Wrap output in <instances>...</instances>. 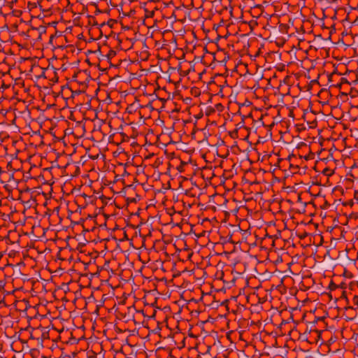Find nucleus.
Returning <instances> with one entry per match:
<instances>
[{
  "mask_svg": "<svg viewBox=\"0 0 358 358\" xmlns=\"http://www.w3.org/2000/svg\"><path fill=\"white\" fill-rule=\"evenodd\" d=\"M41 77H43V78H45V71H43L42 75H41Z\"/></svg>",
  "mask_w": 358,
  "mask_h": 358,
  "instance_id": "nucleus-30",
  "label": "nucleus"
},
{
  "mask_svg": "<svg viewBox=\"0 0 358 358\" xmlns=\"http://www.w3.org/2000/svg\"><path fill=\"white\" fill-rule=\"evenodd\" d=\"M72 93H73V94H77L78 95V94H80V90L75 91V92H72Z\"/></svg>",
  "mask_w": 358,
  "mask_h": 358,
  "instance_id": "nucleus-23",
  "label": "nucleus"
},
{
  "mask_svg": "<svg viewBox=\"0 0 358 358\" xmlns=\"http://www.w3.org/2000/svg\"><path fill=\"white\" fill-rule=\"evenodd\" d=\"M341 297L345 298V300H346L347 303H349V300H348V299L347 298V296H346V295H345V291H344V292H343V294H342V296H341Z\"/></svg>",
  "mask_w": 358,
  "mask_h": 358,
  "instance_id": "nucleus-16",
  "label": "nucleus"
},
{
  "mask_svg": "<svg viewBox=\"0 0 358 358\" xmlns=\"http://www.w3.org/2000/svg\"><path fill=\"white\" fill-rule=\"evenodd\" d=\"M352 24L358 25V17L353 21Z\"/></svg>",
  "mask_w": 358,
  "mask_h": 358,
  "instance_id": "nucleus-22",
  "label": "nucleus"
},
{
  "mask_svg": "<svg viewBox=\"0 0 358 358\" xmlns=\"http://www.w3.org/2000/svg\"><path fill=\"white\" fill-rule=\"evenodd\" d=\"M4 283L2 280H0V290L3 288Z\"/></svg>",
  "mask_w": 358,
  "mask_h": 358,
  "instance_id": "nucleus-21",
  "label": "nucleus"
},
{
  "mask_svg": "<svg viewBox=\"0 0 358 358\" xmlns=\"http://www.w3.org/2000/svg\"><path fill=\"white\" fill-rule=\"evenodd\" d=\"M135 13H136L135 10H131L129 12V13H128V14H125V13H124L123 15H127V16L130 17V16H131V15H134V14H135Z\"/></svg>",
  "mask_w": 358,
  "mask_h": 358,
  "instance_id": "nucleus-11",
  "label": "nucleus"
},
{
  "mask_svg": "<svg viewBox=\"0 0 358 358\" xmlns=\"http://www.w3.org/2000/svg\"><path fill=\"white\" fill-rule=\"evenodd\" d=\"M168 358H174V357H173L172 355H169V356L168 357Z\"/></svg>",
  "mask_w": 358,
  "mask_h": 358,
  "instance_id": "nucleus-34",
  "label": "nucleus"
},
{
  "mask_svg": "<svg viewBox=\"0 0 358 358\" xmlns=\"http://www.w3.org/2000/svg\"><path fill=\"white\" fill-rule=\"evenodd\" d=\"M46 27L45 26H40L38 28H37V30L40 31L38 38H41L42 34H45L46 32Z\"/></svg>",
  "mask_w": 358,
  "mask_h": 358,
  "instance_id": "nucleus-4",
  "label": "nucleus"
},
{
  "mask_svg": "<svg viewBox=\"0 0 358 358\" xmlns=\"http://www.w3.org/2000/svg\"><path fill=\"white\" fill-rule=\"evenodd\" d=\"M334 73H335V72H334V73H331V74L328 76V80H329V82H331V80H331V78H332V76H333V75H334Z\"/></svg>",
  "mask_w": 358,
  "mask_h": 358,
  "instance_id": "nucleus-19",
  "label": "nucleus"
},
{
  "mask_svg": "<svg viewBox=\"0 0 358 358\" xmlns=\"http://www.w3.org/2000/svg\"><path fill=\"white\" fill-rule=\"evenodd\" d=\"M3 172V171L2 169H1V167L0 166V176L1 175V173H2Z\"/></svg>",
  "mask_w": 358,
  "mask_h": 358,
  "instance_id": "nucleus-31",
  "label": "nucleus"
},
{
  "mask_svg": "<svg viewBox=\"0 0 358 358\" xmlns=\"http://www.w3.org/2000/svg\"><path fill=\"white\" fill-rule=\"evenodd\" d=\"M322 319H323V317H318L317 318L318 320H322Z\"/></svg>",
  "mask_w": 358,
  "mask_h": 358,
  "instance_id": "nucleus-37",
  "label": "nucleus"
},
{
  "mask_svg": "<svg viewBox=\"0 0 358 358\" xmlns=\"http://www.w3.org/2000/svg\"><path fill=\"white\" fill-rule=\"evenodd\" d=\"M312 83H317V80H313L311 81Z\"/></svg>",
  "mask_w": 358,
  "mask_h": 358,
  "instance_id": "nucleus-36",
  "label": "nucleus"
},
{
  "mask_svg": "<svg viewBox=\"0 0 358 358\" xmlns=\"http://www.w3.org/2000/svg\"><path fill=\"white\" fill-rule=\"evenodd\" d=\"M350 181L352 182V178H350Z\"/></svg>",
  "mask_w": 358,
  "mask_h": 358,
  "instance_id": "nucleus-42",
  "label": "nucleus"
},
{
  "mask_svg": "<svg viewBox=\"0 0 358 358\" xmlns=\"http://www.w3.org/2000/svg\"><path fill=\"white\" fill-rule=\"evenodd\" d=\"M57 24V22H54L52 23V25H54V24Z\"/></svg>",
  "mask_w": 358,
  "mask_h": 358,
  "instance_id": "nucleus-38",
  "label": "nucleus"
},
{
  "mask_svg": "<svg viewBox=\"0 0 358 358\" xmlns=\"http://www.w3.org/2000/svg\"><path fill=\"white\" fill-rule=\"evenodd\" d=\"M61 34H57V31H56L55 34V35H51L50 37V41H49V43H52V40L54 38H56L57 36H60Z\"/></svg>",
  "mask_w": 358,
  "mask_h": 358,
  "instance_id": "nucleus-8",
  "label": "nucleus"
},
{
  "mask_svg": "<svg viewBox=\"0 0 358 358\" xmlns=\"http://www.w3.org/2000/svg\"><path fill=\"white\" fill-rule=\"evenodd\" d=\"M329 203L327 201H325L323 208H326L327 206H329Z\"/></svg>",
  "mask_w": 358,
  "mask_h": 358,
  "instance_id": "nucleus-25",
  "label": "nucleus"
},
{
  "mask_svg": "<svg viewBox=\"0 0 358 358\" xmlns=\"http://www.w3.org/2000/svg\"><path fill=\"white\" fill-rule=\"evenodd\" d=\"M116 22H117V20H113V19H110V20L107 22V24H108L110 27H113V24H114V23H116Z\"/></svg>",
  "mask_w": 358,
  "mask_h": 358,
  "instance_id": "nucleus-7",
  "label": "nucleus"
},
{
  "mask_svg": "<svg viewBox=\"0 0 358 358\" xmlns=\"http://www.w3.org/2000/svg\"><path fill=\"white\" fill-rule=\"evenodd\" d=\"M76 77H77V74H75V75L73 76V78H76Z\"/></svg>",
  "mask_w": 358,
  "mask_h": 358,
  "instance_id": "nucleus-39",
  "label": "nucleus"
},
{
  "mask_svg": "<svg viewBox=\"0 0 358 358\" xmlns=\"http://www.w3.org/2000/svg\"><path fill=\"white\" fill-rule=\"evenodd\" d=\"M357 258H358V251H357Z\"/></svg>",
  "mask_w": 358,
  "mask_h": 358,
  "instance_id": "nucleus-44",
  "label": "nucleus"
},
{
  "mask_svg": "<svg viewBox=\"0 0 358 358\" xmlns=\"http://www.w3.org/2000/svg\"><path fill=\"white\" fill-rule=\"evenodd\" d=\"M89 218H92L93 217L90 215H88Z\"/></svg>",
  "mask_w": 358,
  "mask_h": 358,
  "instance_id": "nucleus-40",
  "label": "nucleus"
},
{
  "mask_svg": "<svg viewBox=\"0 0 358 358\" xmlns=\"http://www.w3.org/2000/svg\"><path fill=\"white\" fill-rule=\"evenodd\" d=\"M61 69L62 70V71H65L67 69V66L65 64H63L61 66Z\"/></svg>",
  "mask_w": 358,
  "mask_h": 358,
  "instance_id": "nucleus-20",
  "label": "nucleus"
},
{
  "mask_svg": "<svg viewBox=\"0 0 358 358\" xmlns=\"http://www.w3.org/2000/svg\"><path fill=\"white\" fill-rule=\"evenodd\" d=\"M353 302H354L355 305L358 306V296H357V295L354 296Z\"/></svg>",
  "mask_w": 358,
  "mask_h": 358,
  "instance_id": "nucleus-12",
  "label": "nucleus"
},
{
  "mask_svg": "<svg viewBox=\"0 0 358 358\" xmlns=\"http://www.w3.org/2000/svg\"><path fill=\"white\" fill-rule=\"evenodd\" d=\"M2 257H3V253L0 252V260L1 259Z\"/></svg>",
  "mask_w": 358,
  "mask_h": 358,
  "instance_id": "nucleus-33",
  "label": "nucleus"
},
{
  "mask_svg": "<svg viewBox=\"0 0 358 358\" xmlns=\"http://www.w3.org/2000/svg\"><path fill=\"white\" fill-rule=\"evenodd\" d=\"M349 309H353V308L352 306H347L345 308V310H349Z\"/></svg>",
  "mask_w": 358,
  "mask_h": 358,
  "instance_id": "nucleus-27",
  "label": "nucleus"
},
{
  "mask_svg": "<svg viewBox=\"0 0 358 358\" xmlns=\"http://www.w3.org/2000/svg\"><path fill=\"white\" fill-rule=\"evenodd\" d=\"M338 288V285L334 282L333 280H331L329 285V289L331 290V291H333V290H335Z\"/></svg>",
  "mask_w": 358,
  "mask_h": 358,
  "instance_id": "nucleus-5",
  "label": "nucleus"
},
{
  "mask_svg": "<svg viewBox=\"0 0 358 358\" xmlns=\"http://www.w3.org/2000/svg\"><path fill=\"white\" fill-rule=\"evenodd\" d=\"M352 83H353L354 84H357V83H358V78H357V79H356L355 80H354Z\"/></svg>",
  "mask_w": 358,
  "mask_h": 358,
  "instance_id": "nucleus-29",
  "label": "nucleus"
},
{
  "mask_svg": "<svg viewBox=\"0 0 358 358\" xmlns=\"http://www.w3.org/2000/svg\"><path fill=\"white\" fill-rule=\"evenodd\" d=\"M3 188H4L6 191H8V192H10L12 191V189H11L10 187L8 185H5L3 186Z\"/></svg>",
  "mask_w": 358,
  "mask_h": 358,
  "instance_id": "nucleus-15",
  "label": "nucleus"
},
{
  "mask_svg": "<svg viewBox=\"0 0 358 358\" xmlns=\"http://www.w3.org/2000/svg\"><path fill=\"white\" fill-rule=\"evenodd\" d=\"M345 21H349L350 20V18H349V13H348L345 19Z\"/></svg>",
  "mask_w": 358,
  "mask_h": 358,
  "instance_id": "nucleus-26",
  "label": "nucleus"
},
{
  "mask_svg": "<svg viewBox=\"0 0 358 358\" xmlns=\"http://www.w3.org/2000/svg\"><path fill=\"white\" fill-rule=\"evenodd\" d=\"M308 236V233L307 232H304L303 234H300L299 235V238L301 239V240H303L304 239L306 236Z\"/></svg>",
  "mask_w": 358,
  "mask_h": 358,
  "instance_id": "nucleus-10",
  "label": "nucleus"
},
{
  "mask_svg": "<svg viewBox=\"0 0 358 358\" xmlns=\"http://www.w3.org/2000/svg\"><path fill=\"white\" fill-rule=\"evenodd\" d=\"M322 174L327 176H331L334 173V171L329 169V167H326L322 171Z\"/></svg>",
  "mask_w": 358,
  "mask_h": 358,
  "instance_id": "nucleus-1",
  "label": "nucleus"
},
{
  "mask_svg": "<svg viewBox=\"0 0 358 358\" xmlns=\"http://www.w3.org/2000/svg\"><path fill=\"white\" fill-rule=\"evenodd\" d=\"M343 206H352L354 205V202L352 200H350L348 202H343L342 203Z\"/></svg>",
  "mask_w": 358,
  "mask_h": 358,
  "instance_id": "nucleus-9",
  "label": "nucleus"
},
{
  "mask_svg": "<svg viewBox=\"0 0 358 358\" xmlns=\"http://www.w3.org/2000/svg\"><path fill=\"white\" fill-rule=\"evenodd\" d=\"M348 94L345 92H341V96H347Z\"/></svg>",
  "mask_w": 358,
  "mask_h": 358,
  "instance_id": "nucleus-24",
  "label": "nucleus"
},
{
  "mask_svg": "<svg viewBox=\"0 0 358 358\" xmlns=\"http://www.w3.org/2000/svg\"><path fill=\"white\" fill-rule=\"evenodd\" d=\"M348 176H351V177H354V176H353V175H352V173H348Z\"/></svg>",
  "mask_w": 358,
  "mask_h": 358,
  "instance_id": "nucleus-32",
  "label": "nucleus"
},
{
  "mask_svg": "<svg viewBox=\"0 0 358 358\" xmlns=\"http://www.w3.org/2000/svg\"><path fill=\"white\" fill-rule=\"evenodd\" d=\"M350 181L352 182V178H350Z\"/></svg>",
  "mask_w": 358,
  "mask_h": 358,
  "instance_id": "nucleus-41",
  "label": "nucleus"
},
{
  "mask_svg": "<svg viewBox=\"0 0 358 358\" xmlns=\"http://www.w3.org/2000/svg\"><path fill=\"white\" fill-rule=\"evenodd\" d=\"M147 4H148V3H146V2L141 3V8L145 10V8H146Z\"/></svg>",
  "mask_w": 358,
  "mask_h": 358,
  "instance_id": "nucleus-18",
  "label": "nucleus"
},
{
  "mask_svg": "<svg viewBox=\"0 0 358 358\" xmlns=\"http://www.w3.org/2000/svg\"><path fill=\"white\" fill-rule=\"evenodd\" d=\"M149 1L152 2V1H153V0H149Z\"/></svg>",
  "mask_w": 358,
  "mask_h": 358,
  "instance_id": "nucleus-43",
  "label": "nucleus"
},
{
  "mask_svg": "<svg viewBox=\"0 0 358 358\" xmlns=\"http://www.w3.org/2000/svg\"><path fill=\"white\" fill-rule=\"evenodd\" d=\"M341 83L342 84H343V83L350 84L345 78H341Z\"/></svg>",
  "mask_w": 358,
  "mask_h": 358,
  "instance_id": "nucleus-14",
  "label": "nucleus"
},
{
  "mask_svg": "<svg viewBox=\"0 0 358 358\" xmlns=\"http://www.w3.org/2000/svg\"><path fill=\"white\" fill-rule=\"evenodd\" d=\"M145 17H153L155 15L154 10H149L148 8H145Z\"/></svg>",
  "mask_w": 358,
  "mask_h": 358,
  "instance_id": "nucleus-2",
  "label": "nucleus"
},
{
  "mask_svg": "<svg viewBox=\"0 0 358 358\" xmlns=\"http://www.w3.org/2000/svg\"><path fill=\"white\" fill-rule=\"evenodd\" d=\"M115 55H116V52L113 50H110L108 51V54L106 55V57L108 58V59H111Z\"/></svg>",
  "mask_w": 358,
  "mask_h": 358,
  "instance_id": "nucleus-3",
  "label": "nucleus"
},
{
  "mask_svg": "<svg viewBox=\"0 0 358 358\" xmlns=\"http://www.w3.org/2000/svg\"><path fill=\"white\" fill-rule=\"evenodd\" d=\"M52 69L54 70V73H55V77L54 78H52V81L54 82H58V76L57 75V69H55L54 66H52Z\"/></svg>",
  "mask_w": 358,
  "mask_h": 358,
  "instance_id": "nucleus-6",
  "label": "nucleus"
},
{
  "mask_svg": "<svg viewBox=\"0 0 358 358\" xmlns=\"http://www.w3.org/2000/svg\"><path fill=\"white\" fill-rule=\"evenodd\" d=\"M349 218H355V219H357L358 218V214H356V213H351L350 215H349Z\"/></svg>",
  "mask_w": 358,
  "mask_h": 358,
  "instance_id": "nucleus-13",
  "label": "nucleus"
},
{
  "mask_svg": "<svg viewBox=\"0 0 358 358\" xmlns=\"http://www.w3.org/2000/svg\"><path fill=\"white\" fill-rule=\"evenodd\" d=\"M354 199L358 200V190H355L354 192Z\"/></svg>",
  "mask_w": 358,
  "mask_h": 358,
  "instance_id": "nucleus-17",
  "label": "nucleus"
},
{
  "mask_svg": "<svg viewBox=\"0 0 358 358\" xmlns=\"http://www.w3.org/2000/svg\"><path fill=\"white\" fill-rule=\"evenodd\" d=\"M341 85H342V83H339V84H337V85H336V87H338V88H341Z\"/></svg>",
  "mask_w": 358,
  "mask_h": 358,
  "instance_id": "nucleus-28",
  "label": "nucleus"
},
{
  "mask_svg": "<svg viewBox=\"0 0 358 358\" xmlns=\"http://www.w3.org/2000/svg\"><path fill=\"white\" fill-rule=\"evenodd\" d=\"M353 320V317H351V318H348V319H346V321H348V320Z\"/></svg>",
  "mask_w": 358,
  "mask_h": 358,
  "instance_id": "nucleus-35",
  "label": "nucleus"
}]
</instances>
